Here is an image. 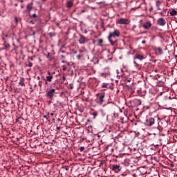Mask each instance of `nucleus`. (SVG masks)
<instances>
[{
	"instance_id": "6e6552de",
	"label": "nucleus",
	"mask_w": 177,
	"mask_h": 177,
	"mask_svg": "<svg viewBox=\"0 0 177 177\" xmlns=\"http://www.w3.org/2000/svg\"><path fill=\"white\" fill-rule=\"evenodd\" d=\"M80 39H79V43L81 45H84V44H85L86 42H88V40H86V38L82 35H80Z\"/></svg>"
},
{
	"instance_id": "c756f323",
	"label": "nucleus",
	"mask_w": 177,
	"mask_h": 177,
	"mask_svg": "<svg viewBox=\"0 0 177 177\" xmlns=\"http://www.w3.org/2000/svg\"><path fill=\"white\" fill-rule=\"evenodd\" d=\"M44 118H46V120H48V122H50V120H49V118L46 116V115H43Z\"/></svg>"
},
{
	"instance_id": "a878e982",
	"label": "nucleus",
	"mask_w": 177,
	"mask_h": 177,
	"mask_svg": "<svg viewBox=\"0 0 177 177\" xmlns=\"http://www.w3.org/2000/svg\"><path fill=\"white\" fill-rule=\"evenodd\" d=\"M96 3H97V5H104V3H106V2H104V1H100V2H97Z\"/></svg>"
},
{
	"instance_id": "4468645a",
	"label": "nucleus",
	"mask_w": 177,
	"mask_h": 177,
	"mask_svg": "<svg viewBox=\"0 0 177 177\" xmlns=\"http://www.w3.org/2000/svg\"><path fill=\"white\" fill-rule=\"evenodd\" d=\"M134 59H138V60H143L144 56L142 55L136 54Z\"/></svg>"
},
{
	"instance_id": "dca6fc26",
	"label": "nucleus",
	"mask_w": 177,
	"mask_h": 177,
	"mask_svg": "<svg viewBox=\"0 0 177 177\" xmlns=\"http://www.w3.org/2000/svg\"><path fill=\"white\" fill-rule=\"evenodd\" d=\"M161 1H156V7H157V10H161V8H160V6H161Z\"/></svg>"
},
{
	"instance_id": "473e14b6",
	"label": "nucleus",
	"mask_w": 177,
	"mask_h": 177,
	"mask_svg": "<svg viewBox=\"0 0 177 177\" xmlns=\"http://www.w3.org/2000/svg\"><path fill=\"white\" fill-rule=\"evenodd\" d=\"M62 168L66 169V171H68V167L67 166H63Z\"/></svg>"
},
{
	"instance_id": "9d476101",
	"label": "nucleus",
	"mask_w": 177,
	"mask_h": 177,
	"mask_svg": "<svg viewBox=\"0 0 177 177\" xmlns=\"http://www.w3.org/2000/svg\"><path fill=\"white\" fill-rule=\"evenodd\" d=\"M117 24H128V19H124V18L120 19L118 21Z\"/></svg>"
},
{
	"instance_id": "8fccbe9b",
	"label": "nucleus",
	"mask_w": 177,
	"mask_h": 177,
	"mask_svg": "<svg viewBox=\"0 0 177 177\" xmlns=\"http://www.w3.org/2000/svg\"><path fill=\"white\" fill-rule=\"evenodd\" d=\"M153 10V6H151V8L149 9V12H151Z\"/></svg>"
},
{
	"instance_id": "2f4dec72",
	"label": "nucleus",
	"mask_w": 177,
	"mask_h": 177,
	"mask_svg": "<svg viewBox=\"0 0 177 177\" xmlns=\"http://www.w3.org/2000/svg\"><path fill=\"white\" fill-rule=\"evenodd\" d=\"M30 17H32L33 19H37V14H33L30 15Z\"/></svg>"
},
{
	"instance_id": "5701e85b",
	"label": "nucleus",
	"mask_w": 177,
	"mask_h": 177,
	"mask_svg": "<svg viewBox=\"0 0 177 177\" xmlns=\"http://www.w3.org/2000/svg\"><path fill=\"white\" fill-rule=\"evenodd\" d=\"M108 85L109 84L107 83H102V88H107Z\"/></svg>"
},
{
	"instance_id": "2eb2a0df",
	"label": "nucleus",
	"mask_w": 177,
	"mask_h": 177,
	"mask_svg": "<svg viewBox=\"0 0 177 177\" xmlns=\"http://www.w3.org/2000/svg\"><path fill=\"white\" fill-rule=\"evenodd\" d=\"M3 39L4 41V43H3V46H5L4 49H8V48H10V45L9 44V43L5 41V38L3 37Z\"/></svg>"
},
{
	"instance_id": "4d7b16f0",
	"label": "nucleus",
	"mask_w": 177,
	"mask_h": 177,
	"mask_svg": "<svg viewBox=\"0 0 177 177\" xmlns=\"http://www.w3.org/2000/svg\"><path fill=\"white\" fill-rule=\"evenodd\" d=\"M87 122H91V120L89 119H87Z\"/></svg>"
},
{
	"instance_id": "a18cd8bd",
	"label": "nucleus",
	"mask_w": 177,
	"mask_h": 177,
	"mask_svg": "<svg viewBox=\"0 0 177 177\" xmlns=\"http://www.w3.org/2000/svg\"><path fill=\"white\" fill-rule=\"evenodd\" d=\"M19 120H20V118H17L15 122L17 123L19 122Z\"/></svg>"
},
{
	"instance_id": "0eeeda50",
	"label": "nucleus",
	"mask_w": 177,
	"mask_h": 177,
	"mask_svg": "<svg viewBox=\"0 0 177 177\" xmlns=\"http://www.w3.org/2000/svg\"><path fill=\"white\" fill-rule=\"evenodd\" d=\"M157 24H158V26H160L161 27H164V26H165L167 22L165 21V19H164V18H159L157 20Z\"/></svg>"
},
{
	"instance_id": "5fc2aeb1",
	"label": "nucleus",
	"mask_w": 177,
	"mask_h": 177,
	"mask_svg": "<svg viewBox=\"0 0 177 177\" xmlns=\"http://www.w3.org/2000/svg\"><path fill=\"white\" fill-rule=\"evenodd\" d=\"M62 63H66V61H65L64 59H63V60L62 61Z\"/></svg>"
},
{
	"instance_id": "c85d7f7f",
	"label": "nucleus",
	"mask_w": 177,
	"mask_h": 177,
	"mask_svg": "<svg viewBox=\"0 0 177 177\" xmlns=\"http://www.w3.org/2000/svg\"><path fill=\"white\" fill-rule=\"evenodd\" d=\"M59 53H65L66 55H68V53H66V51L63 50H60Z\"/></svg>"
},
{
	"instance_id": "39448f33",
	"label": "nucleus",
	"mask_w": 177,
	"mask_h": 177,
	"mask_svg": "<svg viewBox=\"0 0 177 177\" xmlns=\"http://www.w3.org/2000/svg\"><path fill=\"white\" fill-rule=\"evenodd\" d=\"M111 169L112 171H114V172H116V174H118V172H120L122 168L120 165H113L111 167Z\"/></svg>"
},
{
	"instance_id": "58836bf2",
	"label": "nucleus",
	"mask_w": 177,
	"mask_h": 177,
	"mask_svg": "<svg viewBox=\"0 0 177 177\" xmlns=\"http://www.w3.org/2000/svg\"><path fill=\"white\" fill-rule=\"evenodd\" d=\"M139 8H140V6H139L138 8H131V10H136V9H139Z\"/></svg>"
},
{
	"instance_id": "1a4fd4ad",
	"label": "nucleus",
	"mask_w": 177,
	"mask_h": 177,
	"mask_svg": "<svg viewBox=\"0 0 177 177\" xmlns=\"http://www.w3.org/2000/svg\"><path fill=\"white\" fill-rule=\"evenodd\" d=\"M47 74L48 76L46 77V79H44V81L52 82V80H53V75L50 73V71H47Z\"/></svg>"
},
{
	"instance_id": "052dcab7",
	"label": "nucleus",
	"mask_w": 177,
	"mask_h": 177,
	"mask_svg": "<svg viewBox=\"0 0 177 177\" xmlns=\"http://www.w3.org/2000/svg\"><path fill=\"white\" fill-rule=\"evenodd\" d=\"M175 59H177V55H174Z\"/></svg>"
},
{
	"instance_id": "338daca9",
	"label": "nucleus",
	"mask_w": 177,
	"mask_h": 177,
	"mask_svg": "<svg viewBox=\"0 0 177 177\" xmlns=\"http://www.w3.org/2000/svg\"><path fill=\"white\" fill-rule=\"evenodd\" d=\"M47 115H49V112L47 113Z\"/></svg>"
},
{
	"instance_id": "f704fd0d",
	"label": "nucleus",
	"mask_w": 177,
	"mask_h": 177,
	"mask_svg": "<svg viewBox=\"0 0 177 177\" xmlns=\"http://www.w3.org/2000/svg\"><path fill=\"white\" fill-rule=\"evenodd\" d=\"M62 67H63V71H66V70L67 69V66H66V65H63Z\"/></svg>"
},
{
	"instance_id": "79ce46f5",
	"label": "nucleus",
	"mask_w": 177,
	"mask_h": 177,
	"mask_svg": "<svg viewBox=\"0 0 177 177\" xmlns=\"http://www.w3.org/2000/svg\"><path fill=\"white\" fill-rule=\"evenodd\" d=\"M17 2H21V3H23V2H24V0H17Z\"/></svg>"
},
{
	"instance_id": "3c124183",
	"label": "nucleus",
	"mask_w": 177,
	"mask_h": 177,
	"mask_svg": "<svg viewBox=\"0 0 177 177\" xmlns=\"http://www.w3.org/2000/svg\"><path fill=\"white\" fill-rule=\"evenodd\" d=\"M142 44H146V41H145V40H143V41H142Z\"/></svg>"
},
{
	"instance_id": "a19ab883",
	"label": "nucleus",
	"mask_w": 177,
	"mask_h": 177,
	"mask_svg": "<svg viewBox=\"0 0 177 177\" xmlns=\"http://www.w3.org/2000/svg\"><path fill=\"white\" fill-rule=\"evenodd\" d=\"M166 12H167V10L163 9L162 12H161L160 15H162L163 13H166Z\"/></svg>"
},
{
	"instance_id": "412c9836",
	"label": "nucleus",
	"mask_w": 177,
	"mask_h": 177,
	"mask_svg": "<svg viewBox=\"0 0 177 177\" xmlns=\"http://www.w3.org/2000/svg\"><path fill=\"white\" fill-rule=\"evenodd\" d=\"M48 37H50V38H53V37H56V33L55 32H50L48 34Z\"/></svg>"
},
{
	"instance_id": "49530a36",
	"label": "nucleus",
	"mask_w": 177,
	"mask_h": 177,
	"mask_svg": "<svg viewBox=\"0 0 177 177\" xmlns=\"http://www.w3.org/2000/svg\"><path fill=\"white\" fill-rule=\"evenodd\" d=\"M62 80H63V81H66V76H63Z\"/></svg>"
},
{
	"instance_id": "603ef678",
	"label": "nucleus",
	"mask_w": 177,
	"mask_h": 177,
	"mask_svg": "<svg viewBox=\"0 0 177 177\" xmlns=\"http://www.w3.org/2000/svg\"><path fill=\"white\" fill-rule=\"evenodd\" d=\"M15 6L17 7V6H19V4L17 3H15Z\"/></svg>"
},
{
	"instance_id": "f257e3e1",
	"label": "nucleus",
	"mask_w": 177,
	"mask_h": 177,
	"mask_svg": "<svg viewBox=\"0 0 177 177\" xmlns=\"http://www.w3.org/2000/svg\"><path fill=\"white\" fill-rule=\"evenodd\" d=\"M120 35H121V32H120L119 30H117V29H115L113 32H109V35L108 36V41H109L111 45H112V46H114L116 45L117 40L113 41V39H111L118 37H120Z\"/></svg>"
},
{
	"instance_id": "bb28decb",
	"label": "nucleus",
	"mask_w": 177,
	"mask_h": 177,
	"mask_svg": "<svg viewBox=\"0 0 177 177\" xmlns=\"http://www.w3.org/2000/svg\"><path fill=\"white\" fill-rule=\"evenodd\" d=\"M68 86H69L70 89H74V84H70L68 85Z\"/></svg>"
},
{
	"instance_id": "0e129e2a",
	"label": "nucleus",
	"mask_w": 177,
	"mask_h": 177,
	"mask_svg": "<svg viewBox=\"0 0 177 177\" xmlns=\"http://www.w3.org/2000/svg\"><path fill=\"white\" fill-rule=\"evenodd\" d=\"M48 82V81H46V85H47Z\"/></svg>"
},
{
	"instance_id": "aec40b11",
	"label": "nucleus",
	"mask_w": 177,
	"mask_h": 177,
	"mask_svg": "<svg viewBox=\"0 0 177 177\" xmlns=\"http://www.w3.org/2000/svg\"><path fill=\"white\" fill-rule=\"evenodd\" d=\"M97 42H98V44H97L98 46H102V44H103L102 39H98Z\"/></svg>"
},
{
	"instance_id": "9b49d317",
	"label": "nucleus",
	"mask_w": 177,
	"mask_h": 177,
	"mask_svg": "<svg viewBox=\"0 0 177 177\" xmlns=\"http://www.w3.org/2000/svg\"><path fill=\"white\" fill-rule=\"evenodd\" d=\"M151 27V22L148 21L143 24V28H145V30H149Z\"/></svg>"
},
{
	"instance_id": "6ab92c4d",
	"label": "nucleus",
	"mask_w": 177,
	"mask_h": 177,
	"mask_svg": "<svg viewBox=\"0 0 177 177\" xmlns=\"http://www.w3.org/2000/svg\"><path fill=\"white\" fill-rule=\"evenodd\" d=\"M19 84L21 85V86H25L26 84H24V78H21Z\"/></svg>"
},
{
	"instance_id": "bf43d9fd",
	"label": "nucleus",
	"mask_w": 177,
	"mask_h": 177,
	"mask_svg": "<svg viewBox=\"0 0 177 177\" xmlns=\"http://www.w3.org/2000/svg\"><path fill=\"white\" fill-rule=\"evenodd\" d=\"M21 8L23 9L24 8V6H21Z\"/></svg>"
},
{
	"instance_id": "680f3d73",
	"label": "nucleus",
	"mask_w": 177,
	"mask_h": 177,
	"mask_svg": "<svg viewBox=\"0 0 177 177\" xmlns=\"http://www.w3.org/2000/svg\"><path fill=\"white\" fill-rule=\"evenodd\" d=\"M74 54H75V55L77 54V51H75V52H74Z\"/></svg>"
},
{
	"instance_id": "f03ea898",
	"label": "nucleus",
	"mask_w": 177,
	"mask_h": 177,
	"mask_svg": "<svg viewBox=\"0 0 177 177\" xmlns=\"http://www.w3.org/2000/svg\"><path fill=\"white\" fill-rule=\"evenodd\" d=\"M95 103L102 106L104 102H106V94L104 93H100L96 94V99L95 100Z\"/></svg>"
},
{
	"instance_id": "e433bc0d",
	"label": "nucleus",
	"mask_w": 177,
	"mask_h": 177,
	"mask_svg": "<svg viewBox=\"0 0 177 177\" xmlns=\"http://www.w3.org/2000/svg\"><path fill=\"white\" fill-rule=\"evenodd\" d=\"M58 125H59V124H57L56 129H57V131H60L61 128H60V127H59Z\"/></svg>"
},
{
	"instance_id": "7ed1b4c3",
	"label": "nucleus",
	"mask_w": 177,
	"mask_h": 177,
	"mask_svg": "<svg viewBox=\"0 0 177 177\" xmlns=\"http://www.w3.org/2000/svg\"><path fill=\"white\" fill-rule=\"evenodd\" d=\"M55 92H56V89H55V88L50 89L46 93V97H48V99H53Z\"/></svg>"
},
{
	"instance_id": "ddd939ff",
	"label": "nucleus",
	"mask_w": 177,
	"mask_h": 177,
	"mask_svg": "<svg viewBox=\"0 0 177 177\" xmlns=\"http://www.w3.org/2000/svg\"><path fill=\"white\" fill-rule=\"evenodd\" d=\"M73 5H74V3H73L71 1H68L66 2V8L68 9L73 8Z\"/></svg>"
},
{
	"instance_id": "de8ad7c7",
	"label": "nucleus",
	"mask_w": 177,
	"mask_h": 177,
	"mask_svg": "<svg viewBox=\"0 0 177 177\" xmlns=\"http://www.w3.org/2000/svg\"><path fill=\"white\" fill-rule=\"evenodd\" d=\"M80 13H85V10H82Z\"/></svg>"
},
{
	"instance_id": "72a5a7b5",
	"label": "nucleus",
	"mask_w": 177,
	"mask_h": 177,
	"mask_svg": "<svg viewBox=\"0 0 177 177\" xmlns=\"http://www.w3.org/2000/svg\"><path fill=\"white\" fill-rule=\"evenodd\" d=\"M84 150H85V147H81L80 148V151H84Z\"/></svg>"
},
{
	"instance_id": "e2e57ef3",
	"label": "nucleus",
	"mask_w": 177,
	"mask_h": 177,
	"mask_svg": "<svg viewBox=\"0 0 177 177\" xmlns=\"http://www.w3.org/2000/svg\"><path fill=\"white\" fill-rule=\"evenodd\" d=\"M37 80H40V77H39H39H37Z\"/></svg>"
},
{
	"instance_id": "423d86ee",
	"label": "nucleus",
	"mask_w": 177,
	"mask_h": 177,
	"mask_svg": "<svg viewBox=\"0 0 177 177\" xmlns=\"http://www.w3.org/2000/svg\"><path fill=\"white\" fill-rule=\"evenodd\" d=\"M153 49L155 50L156 55H158V56H161V55L164 53V51L161 47H155Z\"/></svg>"
},
{
	"instance_id": "f8f14e48",
	"label": "nucleus",
	"mask_w": 177,
	"mask_h": 177,
	"mask_svg": "<svg viewBox=\"0 0 177 177\" xmlns=\"http://www.w3.org/2000/svg\"><path fill=\"white\" fill-rule=\"evenodd\" d=\"M139 168L136 166H130L129 171L131 172H135V171H138Z\"/></svg>"
},
{
	"instance_id": "6e6d98bb",
	"label": "nucleus",
	"mask_w": 177,
	"mask_h": 177,
	"mask_svg": "<svg viewBox=\"0 0 177 177\" xmlns=\"http://www.w3.org/2000/svg\"><path fill=\"white\" fill-rule=\"evenodd\" d=\"M84 33L85 34H87L88 33V31L86 30H84Z\"/></svg>"
},
{
	"instance_id": "4be33fe9",
	"label": "nucleus",
	"mask_w": 177,
	"mask_h": 177,
	"mask_svg": "<svg viewBox=\"0 0 177 177\" xmlns=\"http://www.w3.org/2000/svg\"><path fill=\"white\" fill-rule=\"evenodd\" d=\"M46 59H49L50 62H52V57H50V53H48Z\"/></svg>"
},
{
	"instance_id": "a211bd4d",
	"label": "nucleus",
	"mask_w": 177,
	"mask_h": 177,
	"mask_svg": "<svg viewBox=\"0 0 177 177\" xmlns=\"http://www.w3.org/2000/svg\"><path fill=\"white\" fill-rule=\"evenodd\" d=\"M170 16H177V11L175 9H173L171 12H170Z\"/></svg>"
},
{
	"instance_id": "c9c22d12",
	"label": "nucleus",
	"mask_w": 177,
	"mask_h": 177,
	"mask_svg": "<svg viewBox=\"0 0 177 177\" xmlns=\"http://www.w3.org/2000/svg\"><path fill=\"white\" fill-rule=\"evenodd\" d=\"M57 121L59 122H60L59 123V125H62L63 123L62 122V119H60V118H58L57 119Z\"/></svg>"
},
{
	"instance_id": "4c0bfd02",
	"label": "nucleus",
	"mask_w": 177,
	"mask_h": 177,
	"mask_svg": "<svg viewBox=\"0 0 177 177\" xmlns=\"http://www.w3.org/2000/svg\"><path fill=\"white\" fill-rule=\"evenodd\" d=\"M39 86H40V88L42 86V82L41 81L39 82Z\"/></svg>"
},
{
	"instance_id": "69168bd1",
	"label": "nucleus",
	"mask_w": 177,
	"mask_h": 177,
	"mask_svg": "<svg viewBox=\"0 0 177 177\" xmlns=\"http://www.w3.org/2000/svg\"><path fill=\"white\" fill-rule=\"evenodd\" d=\"M134 64H138L136 63V62H135V61H134Z\"/></svg>"
},
{
	"instance_id": "ea45409f",
	"label": "nucleus",
	"mask_w": 177,
	"mask_h": 177,
	"mask_svg": "<svg viewBox=\"0 0 177 177\" xmlns=\"http://www.w3.org/2000/svg\"><path fill=\"white\" fill-rule=\"evenodd\" d=\"M28 67H32V64L31 63V62H29V64H28Z\"/></svg>"
},
{
	"instance_id": "20e7f679",
	"label": "nucleus",
	"mask_w": 177,
	"mask_h": 177,
	"mask_svg": "<svg viewBox=\"0 0 177 177\" xmlns=\"http://www.w3.org/2000/svg\"><path fill=\"white\" fill-rule=\"evenodd\" d=\"M154 122H156L154 118H149L146 120L145 124L147 127H151L152 125H154Z\"/></svg>"
},
{
	"instance_id": "37998d69",
	"label": "nucleus",
	"mask_w": 177,
	"mask_h": 177,
	"mask_svg": "<svg viewBox=\"0 0 177 177\" xmlns=\"http://www.w3.org/2000/svg\"><path fill=\"white\" fill-rule=\"evenodd\" d=\"M77 57L78 60H80V59H81V55H77Z\"/></svg>"
},
{
	"instance_id": "f3484780",
	"label": "nucleus",
	"mask_w": 177,
	"mask_h": 177,
	"mask_svg": "<svg viewBox=\"0 0 177 177\" xmlns=\"http://www.w3.org/2000/svg\"><path fill=\"white\" fill-rule=\"evenodd\" d=\"M26 9L28 10V12H31L32 10V3H28L26 6Z\"/></svg>"
},
{
	"instance_id": "393cba45",
	"label": "nucleus",
	"mask_w": 177,
	"mask_h": 177,
	"mask_svg": "<svg viewBox=\"0 0 177 177\" xmlns=\"http://www.w3.org/2000/svg\"><path fill=\"white\" fill-rule=\"evenodd\" d=\"M92 115H93V118H96V117H97V112H93Z\"/></svg>"
},
{
	"instance_id": "c03bdc74",
	"label": "nucleus",
	"mask_w": 177,
	"mask_h": 177,
	"mask_svg": "<svg viewBox=\"0 0 177 177\" xmlns=\"http://www.w3.org/2000/svg\"><path fill=\"white\" fill-rule=\"evenodd\" d=\"M30 24H35V22L34 21H30Z\"/></svg>"
},
{
	"instance_id": "09e8293b",
	"label": "nucleus",
	"mask_w": 177,
	"mask_h": 177,
	"mask_svg": "<svg viewBox=\"0 0 177 177\" xmlns=\"http://www.w3.org/2000/svg\"><path fill=\"white\" fill-rule=\"evenodd\" d=\"M28 59H30V60H34V58L32 57H28Z\"/></svg>"
},
{
	"instance_id": "13d9d810",
	"label": "nucleus",
	"mask_w": 177,
	"mask_h": 177,
	"mask_svg": "<svg viewBox=\"0 0 177 177\" xmlns=\"http://www.w3.org/2000/svg\"><path fill=\"white\" fill-rule=\"evenodd\" d=\"M50 115H55V114L53 113H51Z\"/></svg>"
},
{
	"instance_id": "cd10ccee",
	"label": "nucleus",
	"mask_w": 177,
	"mask_h": 177,
	"mask_svg": "<svg viewBox=\"0 0 177 177\" xmlns=\"http://www.w3.org/2000/svg\"><path fill=\"white\" fill-rule=\"evenodd\" d=\"M159 84H160L161 86H164V85H165V83H164V82H162V80L159 81Z\"/></svg>"
},
{
	"instance_id": "b1692460",
	"label": "nucleus",
	"mask_w": 177,
	"mask_h": 177,
	"mask_svg": "<svg viewBox=\"0 0 177 177\" xmlns=\"http://www.w3.org/2000/svg\"><path fill=\"white\" fill-rule=\"evenodd\" d=\"M59 57L61 58L62 60H64L66 59V55H60Z\"/></svg>"
},
{
	"instance_id": "7c9ffc66",
	"label": "nucleus",
	"mask_w": 177,
	"mask_h": 177,
	"mask_svg": "<svg viewBox=\"0 0 177 177\" xmlns=\"http://www.w3.org/2000/svg\"><path fill=\"white\" fill-rule=\"evenodd\" d=\"M15 21L17 24L19 23V18H17V17H15Z\"/></svg>"
},
{
	"instance_id": "774afa93",
	"label": "nucleus",
	"mask_w": 177,
	"mask_h": 177,
	"mask_svg": "<svg viewBox=\"0 0 177 177\" xmlns=\"http://www.w3.org/2000/svg\"><path fill=\"white\" fill-rule=\"evenodd\" d=\"M17 140H20V139H19V138H17Z\"/></svg>"
},
{
	"instance_id": "864d4df0",
	"label": "nucleus",
	"mask_w": 177,
	"mask_h": 177,
	"mask_svg": "<svg viewBox=\"0 0 177 177\" xmlns=\"http://www.w3.org/2000/svg\"><path fill=\"white\" fill-rule=\"evenodd\" d=\"M56 26H57V27H59V26H60V24H59V23H57V24H56Z\"/></svg>"
}]
</instances>
